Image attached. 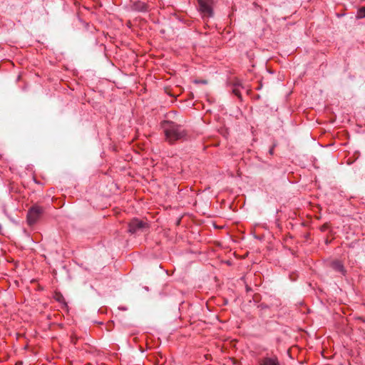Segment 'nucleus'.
Segmentation results:
<instances>
[{"mask_svg": "<svg viewBox=\"0 0 365 365\" xmlns=\"http://www.w3.org/2000/svg\"><path fill=\"white\" fill-rule=\"evenodd\" d=\"M357 19H363L365 18V6L360 7L356 14Z\"/></svg>", "mask_w": 365, "mask_h": 365, "instance_id": "obj_7", "label": "nucleus"}, {"mask_svg": "<svg viewBox=\"0 0 365 365\" xmlns=\"http://www.w3.org/2000/svg\"><path fill=\"white\" fill-rule=\"evenodd\" d=\"M259 365H280L277 356H266L259 360Z\"/></svg>", "mask_w": 365, "mask_h": 365, "instance_id": "obj_5", "label": "nucleus"}, {"mask_svg": "<svg viewBox=\"0 0 365 365\" xmlns=\"http://www.w3.org/2000/svg\"><path fill=\"white\" fill-rule=\"evenodd\" d=\"M331 267L336 272H339L342 275H345L346 269L343 263L339 260H334L330 264Z\"/></svg>", "mask_w": 365, "mask_h": 365, "instance_id": "obj_6", "label": "nucleus"}, {"mask_svg": "<svg viewBox=\"0 0 365 365\" xmlns=\"http://www.w3.org/2000/svg\"><path fill=\"white\" fill-rule=\"evenodd\" d=\"M200 12L207 17L212 16V9L209 0H197Z\"/></svg>", "mask_w": 365, "mask_h": 365, "instance_id": "obj_4", "label": "nucleus"}, {"mask_svg": "<svg viewBox=\"0 0 365 365\" xmlns=\"http://www.w3.org/2000/svg\"><path fill=\"white\" fill-rule=\"evenodd\" d=\"M269 153H270V154H272V153H273V149L272 148L269 150Z\"/></svg>", "mask_w": 365, "mask_h": 365, "instance_id": "obj_11", "label": "nucleus"}, {"mask_svg": "<svg viewBox=\"0 0 365 365\" xmlns=\"http://www.w3.org/2000/svg\"><path fill=\"white\" fill-rule=\"evenodd\" d=\"M54 298L56 301L61 303H66L63 296L60 293H56Z\"/></svg>", "mask_w": 365, "mask_h": 365, "instance_id": "obj_8", "label": "nucleus"}, {"mask_svg": "<svg viewBox=\"0 0 365 365\" xmlns=\"http://www.w3.org/2000/svg\"><path fill=\"white\" fill-rule=\"evenodd\" d=\"M327 227V225H324L322 227V230H325Z\"/></svg>", "mask_w": 365, "mask_h": 365, "instance_id": "obj_10", "label": "nucleus"}, {"mask_svg": "<svg viewBox=\"0 0 365 365\" xmlns=\"http://www.w3.org/2000/svg\"><path fill=\"white\" fill-rule=\"evenodd\" d=\"M43 208L38 205L32 206L27 213V222L29 225L35 224L43 213Z\"/></svg>", "mask_w": 365, "mask_h": 365, "instance_id": "obj_2", "label": "nucleus"}, {"mask_svg": "<svg viewBox=\"0 0 365 365\" xmlns=\"http://www.w3.org/2000/svg\"><path fill=\"white\" fill-rule=\"evenodd\" d=\"M232 93L237 96L238 98H241V93L239 91V89L237 88H235L233 90H232Z\"/></svg>", "mask_w": 365, "mask_h": 365, "instance_id": "obj_9", "label": "nucleus"}, {"mask_svg": "<svg viewBox=\"0 0 365 365\" xmlns=\"http://www.w3.org/2000/svg\"><path fill=\"white\" fill-rule=\"evenodd\" d=\"M201 83H206V81H201Z\"/></svg>", "mask_w": 365, "mask_h": 365, "instance_id": "obj_12", "label": "nucleus"}, {"mask_svg": "<svg viewBox=\"0 0 365 365\" xmlns=\"http://www.w3.org/2000/svg\"><path fill=\"white\" fill-rule=\"evenodd\" d=\"M148 227V224L143 220H138L137 218H133L128 225V231L131 234L137 233L138 232H142L145 229Z\"/></svg>", "mask_w": 365, "mask_h": 365, "instance_id": "obj_3", "label": "nucleus"}, {"mask_svg": "<svg viewBox=\"0 0 365 365\" xmlns=\"http://www.w3.org/2000/svg\"><path fill=\"white\" fill-rule=\"evenodd\" d=\"M161 127L163 130L165 140L170 144L187 139V133L180 125L170 120H164L161 123Z\"/></svg>", "mask_w": 365, "mask_h": 365, "instance_id": "obj_1", "label": "nucleus"}]
</instances>
